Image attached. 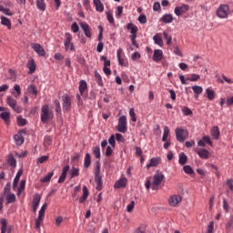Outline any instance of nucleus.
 Returning a JSON list of instances; mask_svg holds the SVG:
<instances>
[{
	"label": "nucleus",
	"mask_w": 233,
	"mask_h": 233,
	"mask_svg": "<svg viewBox=\"0 0 233 233\" xmlns=\"http://www.w3.org/2000/svg\"><path fill=\"white\" fill-rule=\"evenodd\" d=\"M26 66L29 69V74H34V72H35V62L33 59L29 60Z\"/></svg>",
	"instance_id": "obj_33"
},
{
	"label": "nucleus",
	"mask_w": 233,
	"mask_h": 233,
	"mask_svg": "<svg viewBox=\"0 0 233 233\" xmlns=\"http://www.w3.org/2000/svg\"><path fill=\"white\" fill-rule=\"evenodd\" d=\"M192 90L195 94L196 99H198V97H199V94H203V87H201L199 86H193Z\"/></svg>",
	"instance_id": "obj_29"
},
{
	"label": "nucleus",
	"mask_w": 233,
	"mask_h": 233,
	"mask_svg": "<svg viewBox=\"0 0 233 233\" xmlns=\"http://www.w3.org/2000/svg\"><path fill=\"white\" fill-rule=\"evenodd\" d=\"M36 8L45 12V10H46V4L45 3V0H36Z\"/></svg>",
	"instance_id": "obj_32"
},
{
	"label": "nucleus",
	"mask_w": 233,
	"mask_h": 233,
	"mask_svg": "<svg viewBox=\"0 0 233 233\" xmlns=\"http://www.w3.org/2000/svg\"><path fill=\"white\" fill-rule=\"evenodd\" d=\"M90 192H88V187H86V186L83 187V195L82 197L79 198V203H85L86 199H88V196H89Z\"/></svg>",
	"instance_id": "obj_19"
},
{
	"label": "nucleus",
	"mask_w": 233,
	"mask_h": 233,
	"mask_svg": "<svg viewBox=\"0 0 233 233\" xmlns=\"http://www.w3.org/2000/svg\"><path fill=\"white\" fill-rule=\"evenodd\" d=\"M79 176V168L72 167L70 170V178L77 177Z\"/></svg>",
	"instance_id": "obj_43"
},
{
	"label": "nucleus",
	"mask_w": 233,
	"mask_h": 233,
	"mask_svg": "<svg viewBox=\"0 0 233 233\" xmlns=\"http://www.w3.org/2000/svg\"><path fill=\"white\" fill-rule=\"evenodd\" d=\"M122 15H123V6L118 5L116 7V19H121Z\"/></svg>",
	"instance_id": "obj_46"
},
{
	"label": "nucleus",
	"mask_w": 233,
	"mask_h": 233,
	"mask_svg": "<svg viewBox=\"0 0 233 233\" xmlns=\"http://www.w3.org/2000/svg\"><path fill=\"white\" fill-rule=\"evenodd\" d=\"M181 196L179 195H173L169 198L168 199V203L170 205V207H177V205H179V203H181Z\"/></svg>",
	"instance_id": "obj_11"
},
{
	"label": "nucleus",
	"mask_w": 233,
	"mask_h": 233,
	"mask_svg": "<svg viewBox=\"0 0 233 233\" xmlns=\"http://www.w3.org/2000/svg\"><path fill=\"white\" fill-rule=\"evenodd\" d=\"M7 163L10 165V167H17V161L15 160V157H14V155L10 154L7 157Z\"/></svg>",
	"instance_id": "obj_37"
},
{
	"label": "nucleus",
	"mask_w": 233,
	"mask_h": 233,
	"mask_svg": "<svg viewBox=\"0 0 233 233\" xmlns=\"http://www.w3.org/2000/svg\"><path fill=\"white\" fill-rule=\"evenodd\" d=\"M101 61H104V67L110 66V60L106 58V56H101Z\"/></svg>",
	"instance_id": "obj_60"
},
{
	"label": "nucleus",
	"mask_w": 233,
	"mask_h": 233,
	"mask_svg": "<svg viewBox=\"0 0 233 233\" xmlns=\"http://www.w3.org/2000/svg\"><path fill=\"white\" fill-rule=\"evenodd\" d=\"M48 208V205L45 203L39 210L38 218L35 219V228L39 230L41 228V223L45 220V212Z\"/></svg>",
	"instance_id": "obj_3"
},
{
	"label": "nucleus",
	"mask_w": 233,
	"mask_h": 233,
	"mask_svg": "<svg viewBox=\"0 0 233 233\" xmlns=\"http://www.w3.org/2000/svg\"><path fill=\"white\" fill-rule=\"evenodd\" d=\"M52 145V137H45L44 138V146L46 148H48Z\"/></svg>",
	"instance_id": "obj_49"
},
{
	"label": "nucleus",
	"mask_w": 233,
	"mask_h": 233,
	"mask_svg": "<svg viewBox=\"0 0 233 233\" xmlns=\"http://www.w3.org/2000/svg\"><path fill=\"white\" fill-rule=\"evenodd\" d=\"M1 119H3L7 125L10 123V112H3L0 114Z\"/></svg>",
	"instance_id": "obj_38"
},
{
	"label": "nucleus",
	"mask_w": 233,
	"mask_h": 233,
	"mask_svg": "<svg viewBox=\"0 0 233 233\" xmlns=\"http://www.w3.org/2000/svg\"><path fill=\"white\" fill-rule=\"evenodd\" d=\"M127 183H128L127 177H122L115 183V188H123V187H127Z\"/></svg>",
	"instance_id": "obj_17"
},
{
	"label": "nucleus",
	"mask_w": 233,
	"mask_h": 233,
	"mask_svg": "<svg viewBox=\"0 0 233 233\" xmlns=\"http://www.w3.org/2000/svg\"><path fill=\"white\" fill-rule=\"evenodd\" d=\"M177 140L179 143H185L186 139L188 137V131L183 128H176L175 130Z\"/></svg>",
	"instance_id": "obj_5"
},
{
	"label": "nucleus",
	"mask_w": 233,
	"mask_h": 233,
	"mask_svg": "<svg viewBox=\"0 0 233 233\" xmlns=\"http://www.w3.org/2000/svg\"><path fill=\"white\" fill-rule=\"evenodd\" d=\"M50 119H54V111L50 110L48 105H44L41 109V121L48 123Z\"/></svg>",
	"instance_id": "obj_1"
},
{
	"label": "nucleus",
	"mask_w": 233,
	"mask_h": 233,
	"mask_svg": "<svg viewBox=\"0 0 233 233\" xmlns=\"http://www.w3.org/2000/svg\"><path fill=\"white\" fill-rule=\"evenodd\" d=\"M56 112L61 116V103L56 99L55 100Z\"/></svg>",
	"instance_id": "obj_52"
},
{
	"label": "nucleus",
	"mask_w": 233,
	"mask_h": 233,
	"mask_svg": "<svg viewBox=\"0 0 233 233\" xmlns=\"http://www.w3.org/2000/svg\"><path fill=\"white\" fill-rule=\"evenodd\" d=\"M53 176H54V172L48 173L46 177L41 178V182L42 183H48V181H50V179H52Z\"/></svg>",
	"instance_id": "obj_47"
},
{
	"label": "nucleus",
	"mask_w": 233,
	"mask_h": 233,
	"mask_svg": "<svg viewBox=\"0 0 233 233\" xmlns=\"http://www.w3.org/2000/svg\"><path fill=\"white\" fill-rule=\"evenodd\" d=\"M219 127L215 126L211 128V136L214 139H219Z\"/></svg>",
	"instance_id": "obj_26"
},
{
	"label": "nucleus",
	"mask_w": 233,
	"mask_h": 233,
	"mask_svg": "<svg viewBox=\"0 0 233 233\" xmlns=\"http://www.w3.org/2000/svg\"><path fill=\"white\" fill-rule=\"evenodd\" d=\"M94 5L96 6V12H104L105 5H103V3L101 0H94Z\"/></svg>",
	"instance_id": "obj_25"
},
{
	"label": "nucleus",
	"mask_w": 233,
	"mask_h": 233,
	"mask_svg": "<svg viewBox=\"0 0 233 233\" xmlns=\"http://www.w3.org/2000/svg\"><path fill=\"white\" fill-rule=\"evenodd\" d=\"M153 40L155 45H157L158 46H163L165 44L163 43V38L159 34H157L153 36Z\"/></svg>",
	"instance_id": "obj_28"
},
{
	"label": "nucleus",
	"mask_w": 233,
	"mask_h": 233,
	"mask_svg": "<svg viewBox=\"0 0 233 233\" xmlns=\"http://www.w3.org/2000/svg\"><path fill=\"white\" fill-rule=\"evenodd\" d=\"M6 103L10 108H13V110L16 112V114H21V112H23V107L17 106V100L14 97L7 96Z\"/></svg>",
	"instance_id": "obj_7"
},
{
	"label": "nucleus",
	"mask_w": 233,
	"mask_h": 233,
	"mask_svg": "<svg viewBox=\"0 0 233 233\" xmlns=\"http://www.w3.org/2000/svg\"><path fill=\"white\" fill-rule=\"evenodd\" d=\"M62 101L64 110H66V112H70V108H72V99L70 98V96L64 95L62 96Z\"/></svg>",
	"instance_id": "obj_9"
},
{
	"label": "nucleus",
	"mask_w": 233,
	"mask_h": 233,
	"mask_svg": "<svg viewBox=\"0 0 233 233\" xmlns=\"http://www.w3.org/2000/svg\"><path fill=\"white\" fill-rule=\"evenodd\" d=\"M183 170L186 174L192 175L194 174V169L190 166H184Z\"/></svg>",
	"instance_id": "obj_53"
},
{
	"label": "nucleus",
	"mask_w": 233,
	"mask_h": 233,
	"mask_svg": "<svg viewBox=\"0 0 233 233\" xmlns=\"http://www.w3.org/2000/svg\"><path fill=\"white\" fill-rule=\"evenodd\" d=\"M157 165H159V158L153 157L150 159V163L147 165V168L157 167Z\"/></svg>",
	"instance_id": "obj_39"
},
{
	"label": "nucleus",
	"mask_w": 233,
	"mask_h": 233,
	"mask_svg": "<svg viewBox=\"0 0 233 233\" xmlns=\"http://www.w3.org/2000/svg\"><path fill=\"white\" fill-rule=\"evenodd\" d=\"M95 181L96 183V190H102V188H103V177H101V175L95 176Z\"/></svg>",
	"instance_id": "obj_23"
},
{
	"label": "nucleus",
	"mask_w": 233,
	"mask_h": 233,
	"mask_svg": "<svg viewBox=\"0 0 233 233\" xmlns=\"http://www.w3.org/2000/svg\"><path fill=\"white\" fill-rule=\"evenodd\" d=\"M198 155L201 159H208V157H210V152L207 149L198 150Z\"/></svg>",
	"instance_id": "obj_20"
},
{
	"label": "nucleus",
	"mask_w": 233,
	"mask_h": 233,
	"mask_svg": "<svg viewBox=\"0 0 233 233\" xmlns=\"http://www.w3.org/2000/svg\"><path fill=\"white\" fill-rule=\"evenodd\" d=\"M48 157H49L48 156H42V157L37 158L36 163L38 165H41V164L45 163L46 161H48Z\"/></svg>",
	"instance_id": "obj_55"
},
{
	"label": "nucleus",
	"mask_w": 233,
	"mask_h": 233,
	"mask_svg": "<svg viewBox=\"0 0 233 233\" xmlns=\"http://www.w3.org/2000/svg\"><path fill=\"white\" fill-rule=\"evenodd\" d=\"M28 94H33L35 97H37V87L35 85H30L27 86Z\"/></svg>",
	"instance_id": "obj_36"
},
{
	"label": "nucleus",
	"mask_w": 233,
	"mask_h": 233,
	"mask_svg": "<svg viewBox=\"0 0 233 233\" xmlns=\"http://www.w3.org/2000/svg\"><path fill=\"white\" fill-rule=\"evenodd\" d=\"M188 157L186 156L184 152H181L178 156V163L179 165H187V161Z\"/></svg>",
	"instance_id": "obj_31"
},
{
	"label": "nucleus",
	"mask_w": 233,
	"mask_h": 233,
	"mask_svg": "<svg viewBox=\"0 0 233 233\" xmlns=\"http://www.w3.org/2000/svg\"><path fill=\"white\" fill-rule=\"evenodd\" d=\"M168 134H170V129L168 128V127H164V134L162 137V141H167V137H168Z\"/></svg>",
	"instance_id": "obj_48"
},
{
	"label": "nucleus",
	"mask_w": 233,
	"mask_h": 233,
	"mask_svg": "<svg viewBox=\"0 0 233 233\" xmlns=\"http://www.w3.org/2000/svg\"><path fill=\"white\" fill-rule=\"evenodd\" d=\"M163 59V50L156 49L153 54V61L159 63Z\"/></svg>",
	"instance_id": "obj_15"
},
{
	"label": "nucleus",
	"mask_w": 233,
	"mask_h": 233,
	"mask_svg": "<svg viewBox=\"0 0 233 233\" xmlns=\"http://www.w3.org/2000/svg\"><path fill=\"white\" fill-rule=\"evenodd\" d=\"M206 94H207V97L209 101H214V99H216V93L214 92V90H212L210 88H207Z\"/></svg>",
	"instance_id": "obj_30"
},
{
	"label": "nucleus",
	"mask_w": 233,
	"mask_h": 233,
	"mask_svg": "<svg viewBox=\"0 0 233 233\" xmlns=\"http://www.w3.org/2000/svg\"><path fill=\"white\" fill-rule=\"evenodd\" d=\"M127 29L130 30V34H137V27L134 24L129 23L127 25Z\"/></svg>",
	"instance_id": "obj_42"
},
{
	"label": "nucleus",
	"mask_w": 233,
	"mask_h": 233,
	"mask_svg": "<svg viewBox=\"0 0 233 233\" xmlns=\"http://www.w3.org/2000/svg\"><path fill=\"white\" fill-rule=\"evenodd\" d=\"M189 6L187 5H182L181 6H177L175 8V14L177 15H183V14H185L186 12H188L189 10Z\"/></svg>",
	"instance_id": "obj_13"
},
{
	"label": "nucleus",
	"mask_w": 233,
	"mask_h": 233,
	"mask_svg": "<svg viewBox=\"0 0 233 233\" xmlns=\"http://www.w3.org/2000/svg\"><path fill=\"white\" fill-rule=\"evenodd\" d=\"M0 223L2 225L1 233H6V225H8V223L6 222V218H2L0 220Z\"/></svg>",
	"instance_id": "obj_44"
},
{
	"label": "nucleus",
	"mask_w": 233,
	"mask_h": 233,
	"mask_svg": "<svg viewBox=\"0 0 233 233\" xmlns=\"http://www.w3.org/2000/svg\"><path fill=\"white\" fill-rule=\"evenodd\" d=\"M66 39L64 41V46L66 52H68L70 50L71 52H74L76 50V46H74V43H72V35L70 33H66Z\"/></svg>",
	"instance_id": "obj_4"
},
{
	"label": "nucleus",
	"mask_w": 233,
	"mask_h": 233,
	"mask_svg": "<svg viewBox=\"0 0 233 233\" xmlns=\"http://www.w3.org/2000/svg\"><path fill=\"white\" fill-rule=\"evenodd\" d=\"M23 176V169H20L16 175H15V177L14 179V182H13V188L15 189L17 188V185L19 183V179H21V177Z\"/></svg>",
	"instance_id": "obj_21"
},
{
	"label": "nucleus",
	"mask_w": 233,
	"mask_h": 233,
	"mask_svg": "<svg viewBox=\"0 0 233 233\" xmlns=\"http://www.w3.org/2000/svg\"><path fill=\"white\" fill-rule=\"evenodd\" d=\"M93 154L96 159H100L101 158V148L99 147H94Z\"/></svg>",
	"instance_id": "obj_41"
},
{
	"label": "nucleus",
	"mask_w": 233,
	"mask_h": 233,
	"mask_svg": "<svg viewBox=\"0 0 233 233\" xmlns=\"http://www.w3.org/2000/svg\"><path fill=\"white\" fill-rule=\"evenodd\" d=\"M129 116H130V117H132V121L134 123H136L137 121V119L136 118V112L134 111V108H131L129 110Z\"/></svg>",
	"instance_id": "obj_62"
},
{
	"label": "nucleus",
	"mask_w": 233,
	"mask_h": 233,
	"mask_svg": "<svg viewBox=\"0 0 233 233\" xmlns=\"http://www.w3.org/2000/svg\"><path fill=\"white\" fill-rule=\"evenodd\" d=\"M106 17H107L108 23H110L111 25H114V15H112V13L107 12Z\"/></svg>",
	"instance_id": "obj_61"
},
{
	"label": "nucleus",
	"mask_w": 233,
	"mask_h": 233,
	"mask_svg": "<svg viewBox=\"0 0 233 233\" xmlns=\"http://www.w3.org/2000/svg\"><path fill=\"white\" fill-rule=\"evenodd\" d=\"M138 22L141 24V25H145V23H147V15H140L138 16Z\"/></svg>",
	"instance_id": "obj_63"
},
{
	"label": "nucleus",
	"mask_w": 233,
	"mask_h": 233,
	"mask_svg": "<svg viewBox=\"0 0 233 233\" xmlns=\"http://www.w3.org/2000/svg\"><path fill=\"white\" fill-rule=\"evenodd\" d=\"M116 57L118 59V65L120 66H126V65H125V58H123V49L119 48L116 51Z\"/></svg>",
	"instance_id": "obj_16"
},
{
	"label": "nucleus",
	"mask_w": 233,
	"mask_h": 233,
	"mask_svg": "<svg viewBox=\"0 0 233 233\" xmlns=\"http://www.w3.org/2000/svg\"><path fill=\"white\" fill-rule=\"evenodd\" d=\"M16 94H15V97L19 98V96H21V86L19 85H15L14 86Z\"/></svg>",
	"instance_id": "obj_56"
},
{
	"label": "nucleus",
	"mask_w": 233,
	"mask_h": 233,
	"mask_svg": "<svg viewBox=\"0 0 233 233\" xmlns=\"http://www.w3.org/2000/svg\"><path fill=\"white\" fill-rule=\"evenodd\" d=\"M17 124L19 125V127H25V125H26V119L23 118L22 116H18Z\"/></svg>",
	"instance_id": "obj_58"
},
{
	"label": "nucleus",
	"mask_w": 233,
	"mask_h": 233,
	"mask_svg": "<svg viewBox=\"0 0 233 233\" xmlns=\"http://www.w3.org/2000/svg\"><path fill=\"white\" fill-rule=\"evenodd\" d=\"M160 21H162V23H166L167 25H168L172 23V21H174V17L170 14H166L160 18Z\"/></svg>",
	"instance_id": "obj_24"
},
{
	"label": "nucleus",
	"mask_w": 233,
	"mask_h": 233,
	"mask_svg": "<svg viewBox=\"0 0 233 233\" xmlns=\"http://www.w3.org/2000/svg\"><path fill=\"white\" fill-rule=\"evenodd\" d=\"M92 165V158L90 157V153H86L85 157L84 167L88 168Z\"/></svg>",
	"instance_id": "obj_34"
},
{
	"label": "nucleus",
	"mask_w": 233,
	"mask_h": 233,
	"mask_svg": "<svg viewBox=\"0 0 233 233\" xmlns=\"http://www.w3.org/2000/svg\"><path fill=\"white\" fill-rule=\"evenodd\" d=\"M113 152H114V147H110V146H107L106 149V157H110V156H112Z\"/></svg>",
	"instance_id": "obj_57"
},
{
	"label": "nucleus",
	"mask_w": 233,
	"mask_h": 233,
	"mask_svg": "<svg viewBox=\"0 0 233 233\" xmlns=\"http://www.w3.org/2000/svg\"><path fill=\"white\" fill-rule=\"evenodd\" d=\"M208 233H214V222L211 221L208 226Z\"/></svg>",
	"instance_id": "obj_64"
},
{
	"label": "nucleus",
	"mask_w": 233,
	"mask_h": 233,
	"mask_svg": "<svg viewBox=\"0 0 233 233\" xmlns=\"http://www.w3.org/2000/svg\"><path fill=\"white\" fill-rule=\"evenodd\" d=\"M201 79V76L199 75L193 74L191 76L186 78L187 81L196 82L199 81Z\"/></svg>",
	"instance_id": "obj_45"
},
{
	"label": "nucleus",
	"mask_w": 233,
	"mask_h": 233,
	"mask_svg": "<svg viewBox=\"0 0 233 233\" xmlns=\"http://www.w3.org/2000/svg\"><path fill=\"white\" fill-rule=\"evenodd\" d=\"M163 35H164V39L167 40V45H170V43H172V35H168L167 31L163 32Z\"/></svg>",
	"instance_id": "obj_50"
},
{
	"label": "nucleus",
	"mask_w": 233,
	"mask_h": 233,
	"mask_svg": "<svg viewBox=\"0 0 233 233\" xmlns=\"http://www.w3.org/2000/svg\"><path fill=\"white\" fill-rule=\"evenodd\" d=\"M70 170V166L66 165L62 169V174L58 178V183H65V180L66 179V174H68V171Z\"/></svg>",
	"instance_id": "obj_14"
},
{
	"label": "nucleus",
	"mask_w": 233,
	"mask_h": 233,
	"mask_svg": "<svg viewBox=\"0 0 233 233\" xmlns=\"http://www.w3.org/2000/svg\"><path fill=\"white\" fill-rule=\"evenodd\" d=\"M1 25L7 26L8 30H12V22L6 16H1Z\"/></svg>",
	"instance_id": "obj_22"
},
{
	"label": "nucleus",
	"mask_w": 233,
	"mask_h": 233,
	"mask_svg": "<svg viewBox=\"0 0 233 233\" xmlns=\"http://www.w3.org/2000/svg\"><path fill=\"white\" fill-rule=\"evenodd\" d=\"M228 14H230V7L228 5H220L217 9V15L219 19H227Z\"/></svg>",
	"instance_id": "obj_2"
},
{
	"label": "nucleus",
	"mask_w": 233,
	"mask_h": 233,
	"mask_svg": "<svg viewBox=\"0 0 233 233\" xmlns=\"http://www.w3.org/2000/svg\"><path fill=\"white\" fill-rule=\"evenodd\" d=\"M39 203H41V195L36 194L33 198L32 207H39Z\"/></svg>",
	"instance_id": "obj_35"
},
{
	"label": "nucleus",
	"mask_w": 233,
	"mask_h": 233,
	"mask_svg": "<svg viewBox=\"0 0 233 233\" xmlns=\"http://www.w3.org/2000/svg\"><path fill=\"white\" fill-rule=\"evenodd\" d=\"M95 80L97 83L98 86H103V78L97 71H95Z\"/></svg>",
	"instance_id": "obj_40"
},
{
	"label": "nucleus",
	"mask_w": 233,
	"mask_h": 233,
	"mask_svg": "<svg viewBox=\"0 0 233 233\" xmlns=\"http://www.w3.org/2000/svg\"><path fill=\"white\" fill-rule=\"evenodd\" d=\"M14 139L15 141V144L18 147H21V145H23L25 143V138L23 137V135H21V134L15 135Z\"/></svg>",
	"instance_id": "obj_27"
},
{
	"label": "nucleus",
	"mask_w": 233,
	"mask_h": 233,
	"mask_svg": "<svg viewBox=\"0 0 233 233\" xmlns=\"http://www.w3.org/2000/svg\"><path fill=\"white\" fill-rule=\"evenodd\" d=\"M32 48L41 57H45V56H46V52H45V48H43V46H41L40 44H32Z\"/></svg>",
	"instance_id": "obj_12"
},
{
	"label": "nucleus",
	"mask_w": 233,
	"mask_h": 233,
	"mask_svg": "<svg viewBox=\"0 0 233 233\" xmlns=\"http://www.w3.org/2000/svg\"><path fill=\"white\" fill-rule=\"evenodd\" d=\"M182 113L184 114V116H192V110L187 106L182 108Z\"/></svg>",
	"instance_id": "obj_59"
},
{
	"label": "nucleus",
	"mask_w": 233,
	"mask_h": 233,
	"mask_svg": "<svg viewBox=\"0 0 233 233\" xmlns=\"http://www.w3.org/2000/svg\"><path fill=\"white\" fill-rule=\"evenodd\" d=\"M165 175L163 173H156L153 177L152 190H157V187L163 183Z\"/></svg>",
	"instance_id": "obj_6"
},
{
	"label": "nucleus",
	"mask_w": 233,
	"mask_h": 233,
	"mask_svg": "<svg viewBox=\"0 0 233 233\" xmlns=\"http://www.w3.org/2000/svg\"><path fill=\"white\" fill-rule=\"evenodd\" d=\"M108 143H109V145H111V147L113 148H116V136L111 135L109 139H108Z\"/></svg>",
	"instance_id": "obj_54"
},
{
	"label": "nucleus",
	"mask_w": 233,
	"mask_h": 233,
	"mask_svg": "<svg viewBox=\"0 0 233 233\" xmlns=\"http://www.w3.org/2000/svg\"><path fill=\"white\" fill-rule=\"evenodd\" d=\"M88 88V85L86 84V81L85 80H81L79 82V92H80V96H85V91L87 90Z\"/></svg>",
	"instance_id": "obj_18"
},
{
	"label": "nucleus",
	"mask_w": 233,
	"mask_h": 233,
	"mask_svg": "<svg viewBox=\"0 0 233 233\" xmlns=\"http://www.w3.org/2000/svg\"><path fill=\"white\" fill-rule=\"evenodd\" d=\"M80 28L83 30L86 37H88L89 39L92 37V27H90L88 24L85 22L80 23Z\"/></svg>",
	"instance_id": "obj_10"
},
{
	"label": "nucleus",
	"mask_w": 233,
	"mask_h": 233,
	"mask_svg": "<svg viewBox=\"0 0 233 233\" xmlns=\"http://www.w3.org/2000/svg\"><path fill=\"white\" fill-rule=\"evenodd\" d=\"M6 201H7V203H15V194H8L6 196Z\"/></svg>",
	"instance_id": "obj_51"
},
{
	"label": "nucleus",
	"mask_w": 233,
	"mask_h": 233,
	"mask_svg": "<svg viewBox=\"0 0 233 233\" xmlns=\"http://www.w3.org/2000/svg\"><path fill=\"white\" fill-rule=\"evenodd\" d=\"M117 132H121L122 134H127V116H122L118 118V125L116 127Z\"/></svg>",
	"instance_id": "obj_8"
}]
</instances>
